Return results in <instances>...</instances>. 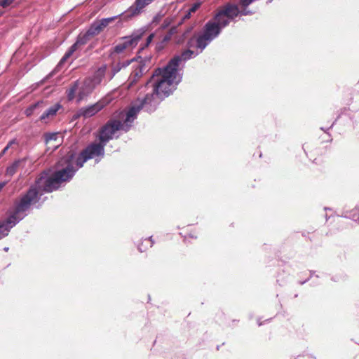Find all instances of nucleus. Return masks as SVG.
Listing matches in <instances>:
<instances>
[{
  "mask_svg": "<svg viewBox=\"0 0 359 359\" xmlns=\"http://www.w3.org/2000/svg\"><path fill=\"white\" fill-rule=\"evenodd\" d=\"M154 0H135L134 4L126 11V17L131 18L140 15L144 9Z\"/></svg>",
  "mask_w": 359,
  "mask_h": 359,
  "instance_id": "nucleus-9",
  "label": "nucleus"
},
{
  "mask_svg": "<svg viewBox=\"0 0 359 359\" xmlns=\"http://www.w3.org/2000/svg\"><path fill=\"white\" fill-rule=\"evenodd\" d=\"M6 184L7 182H3L0 183V191L2 190V189L5 187Z\"/></svg>",
  "mask_w": 359,
  "mask_h": 359,
  "instance_id": "nucleus-25",
  "label": "nucleus"
},
{
  "mask_svg": "<svg viewBox=\"0 0 359 359\" xmlns=\"http://www.w3.org/2000/svg\"><path fill=\"white\" fill-rule=\"evenodd\" d=\"M14 0H0V5L5 8L10 6Z\"/></svg>",
  "mask_w": 359,
  "mask_h": 359,
  "instance_id": "nucleus-19",
  "label": "nucleus"
},
{
  "mask_svg": "<svg viewBox=\"0 0 359 359\" xmlns=\"http://www.w3.org/2000/svg\"><path fill=\"white\" fill-rule=\"evenodd\" d=\"M92 82L87 79L81 82L76 81L66 91L68 100L72 101L76 98L77 102H79L86 99L95 88Z\"/></svg>",
  "mask_w": 359,
  "mask_h": 359,
  "instance_id": "nucleus-7",
  "label": "nucleus"
},
{
  "mask_svg": "<svg viewBox=\"0 0 359 359\" xmlns=\"http://www.w3.org/2000/svg\"><path fill=\"white\" fill-rule=\"evenodd\" d=\"M192 12H190L189 10H188L187 11V13L184 15V19H186V18H189L191 15Z\"/></svg>",
  "mask_w": 359,
  "mask_h": 359,
  "instance_id": "nucleus-23",
  "label": "nucleus"
},
{
  "mask_svg": "<svg viewBox=\"0 0 359 359\" xmlns=\"http://www.w3.org/2000/svg\"><path fill=\"white\" fill-rule=\"evenodd\" d=\"M58 134L57 133H51L46 135V144H50L53 141L57 142L58 138Z\"/></svg>",
  "mask_w": 359,
  "mask_h": 359,
  "instance_id": "nucleus-16",
  "label": "nucleus"
},
{
  "mask_svg": "<svg viewBox=\"0 0 359 359\" xmlns=\"http://www.w3.org/2000/svg\"><path fill=\"white\" fill-rule=\"evenodd\" d=\"M192 12H190L189 10H188L187 11V13L184 15V19H186V18H189L191 15Z\"/></svg>",
  "mask_w": 359,
  "mask_h": 359,
  "instance_id": "nucleus-22",
  "label": "nucleus"
},
{
  "mask_svg": "<svg viewBox=\"0 0 359 359\" xmlns=\"http://www.w3.org/2000/svg\"><path fill=\"white\" fill-rule=\"evenodd\" d=\"M192 12H190L189 10H188L187 11V13L184 15V19H186V18H189L191 15Z\"/></svg>",
  "mask_w": 359,
  "mask_h": 359,
  "instance_id": "nucleus-24",
  "label": "nucleus"
},
{
  "mask_svg": "<svg viewBox=\"0 0 359 359\" xmlns=\"http://www.w3.org/2000/svg\"><path fill=\"white\" fill-rule=\"evenodd\" d=\"M14 144H18V142L16 140L13 139L12 140H11L8 144L6 145V147L1 151V154H0V157L3 156L6 153V151L12 147L13 145Z\"/></svg>",
  "mask_w": 359,
  "mask_h": 359,
  "instance_id": "nucleus-17",
  "label": "nucleus"
},
{
  "mask_svg": "<svg viewBox=\"0 0 359 359\" xmlns=\"http://www.w3.org/2000/svg\"><path fill=\"white\" fill-rule=\"evenodd\" d=\"M201 4L200 3H195L191 6V8H189L190 12L194 13L196 11V10L200 7Z\"/></svg>",
  "mask_w": 359,
  "mask_h": 359,
  "instance_id": "nucleus-20",
  "label": "nucleus"
},
{
  "mask_svg": "<svg viewBox=\"0 0 359 359\" xmlns=\"http://www.w3.org/2000/svg\"><path fill=\"white\" fill-rule=\"evenodd\" d=\"M145 241L148 243L149 247L152 246L153 243H152V241L151 240V238L145 239Z\"/></svg>",
  "mask_w": 359,
  "mask_h": 359,
  "instance_id": "nucleus-26",
  "label": "nucleus"
},
{
  "mask_svg": "<svg viewBox=\"0 0 359 359\" xmlns=\"http://www.w3.org/2000/svg\"><path fill=\"white\" fill-rule=\"evenodd\" d=\"M59 144H60V142H58L57 144L53 145V147H54L55 149L57 148L58 147Z\"/></svg>",
  "mask_w": 359,
  "mask_h": 359,
  "instance_id": "nucleus-27",
  "label": "nucleus"
},
{
  "mask_svg": "<svg viewBox=\"0 0 359 359\" xmlns=\"http://www.w3.org/2000/svg\"><path fill=\"white\" fill-rule=\"evenodd\" d=\"M154 38V34H151L147 39L145 46H148Z\"/></svg>",
  "mask_w": 359,
  "mask_h": 359,
  "instance_id": "nucleus-21",
  "label": "nucleus"
},
{
  "mask_svg": "<svg viewBox=\"0 0 359 359\" xmlns=\"http://www.w3.org/2000/svg\"><path fill=\"white\" fill-rule=\"evenodd\" d=\"M25 159H19L14 161L11 165L7 167L6 170V175L11 177L18 170L20 167L24 166Z\"/></svg>",
  "mask_w": 359,
  "mask_h": 359,
  "instance_id": "nucleus-13",
  "label": "nucleus"
},
{
  "mask_svg": "<svg viewBox=\"0 0 359 359\" xmlns=\"http://www.w3.org/2000/svg\"><path fill=\"white\" fill-rule=\"evenodd\" d=\"M125 50L128 51V49L127 48V46L125 45L123 41L117 44L114 48V51L117 53H123Z\"/></svg>",
  "mask_w": 359,
  "mask_h": 359,
  "instance_id": "nucleus-15",
  "label": "nucleus"
},
{
  "mask_svg": "<svg viewBox=\"0 0 359 359\" xmlns=\"http://www.w3.org/2000/svg\"><path fill=\"white\" fill-rule=\"evenodd\" d=\"M105 144L100 141V143H93L86 147L79 156H76L73 151L68 152L57 163L58 169L53 177H49L48 174L43 172L37 179L36 184L43 191L52 192L58 189L60 184L69 181L74 175L76 171L81 168L83 163L88 159L102 157L104 154Z\"/></svg>",
  "mask_w": 359,
  "mask_h": 359,
  "instance_id": "nucleus-1",
  "label": "nucleus"
},
{
  "mask_svg": "<svg viewBox=\"0 0 359 359\" xmlns=\"http://www.w3.org/2000/svg\"><path fill=\"white\" fill-rule=\"evenodd\" d=\"M107 67L105 65L101 66L94 74L92 77L87 78V79H90L93 83L94 86L96 87L98 86L102 81L105 72H106Z\"/></svg>",
  "mask_w": 359,
  "mask_h": 359,
  "instance_id": "nucleus-12",
  "label": "nucleus"
},
{
  "mask_svg": "<svg viewBox=\"0 0 359 359\" xmlns=\"http://www.w3.org/2000/svg\"><path fill=\"white\" fill-rule=\"evenodd\" d=\"M41 104L40 102H37L32 106H30L28 109H26L25 114L27 116H30L33 113V111L39 105Z\"/></svg>",
  "mask_w": 359,
  "mask_h": 359,
  "instance_id": "nucleus-18",
  "label": "nucleus"
},
{
  "mask_svg": "<svg viewBox=\"0 0 359 359\" xmlns=\"http://www.w3.org/2000/svg\"><path fill=\"white\" fill-rule=\"evenodd\" d=\"M117 16H114L111 18H103L99 21L93 22L88 30L83 35H80L79 36L76 42L73 46H72L70 49L60 60L59 65H61L67 61V60L75 51L77 45L86 43L90 37L99 34L104 28H105L109 23L114 22Z\"/></svg>",
  "mask_w": 359,
  "mask_h": 359,
  "instance_id": "nucleus-6",
  "label": "nucleus"
},
{
  "mask_svg": "<svg viewBox=\"0 0 359 359\" xmlns=\"http://www.w3.org/2000/svg\"><path fill=\"white\" fill-rule=\"evenodd\" d=\"M111 101V97H105L93 105L80 109L79 115L84 118H90L102 110L105 106L109 104Z\"/></svg>",
  "mask_w": 359,
  "mask_h": 359,
  "instance_id": "nucleus-8",
  "label": "nucleus"
},
{
  "mask_svg": "<svg viewBox=\"0 0 359 359\" xmlns=\"http://www.w3.org/2000/svg\"><path fill=\"white\" fill-rule=\"evenodd\" d=\"M42 191L43 189H39L36 183L26 194L15 203L12 215L8 217L6 222H0V239L6 236L10 229L25 217L29 207L38 201V195Z\"/></svg>",
  "mask_w": 359,
  "mask_h": 359,
  "instance_id": "nucleus-4",
  "label": "nucleus"
},
{
  "mask_svg": "<svg viewBox=\"0 0 359 359\" xmlns=\"http://www.w3.org/2000/svg\"><path fill=\"white\" fill-rule=\"evenodd\" d=\"M4 250L7 252V251L8 250V248H7V247H6V248H4Z\"/></svg>",
  "mask_w": 359,
  "mask_h": 359,
  "instance_id": "nucleus-29",
  "label": "nucleus"
},
{
  "mask_svg": "<svg viewBox=\"0 0 359 359\" xmlns=\"http://www.w3.org/2000/svg\"><path fill=\"white\" fill-rule=\"evenodd\" d=\"M139 248V250H140V252H142V251H143V249L142 248V247H141V246H139V248Z\"/></svg>",
  "mask_w": 359,
  "mask_h": 359,
  "instance_id": "nucleus-28",
  "label": "nucleus"
},
{
  "mask_svg": "<svg viewBox=\"0 0 359 359\" xmlns=\"http://www.w3.org/2000/svg\"><path fill=\"white\" fill-rule=\"evenodd\" d=\"M239 13L237 6L229 4L215 15L213 20L208 21L203 31L197 36L190 39L188 42L189 48H196L199 50H187L180 55L175 56L172 60L178 58L175 65V69L180 72V63L192 58L201 53L205 47L220 33L222 28L225 27L229 22Z\"/></svg>",
  "mask_w": 359,
  "mask_h": 359,
  "instance_id": "nucleus-3",
  "label": "nucleus"
},
{
  "mask_svg": "<svg viewBox=\"0 0 359 359\" xmlns=\"http://www.w3.org/2000/svg\"><path fill=\"white\" fill-rule=\"evenodd\" d=\"M178 58L171 60L163 69L155 70L151 79L147 83L146 87L151 88V93H147L142 98H137L132 105L138 112L144 109L147 111H153L160 102L170 95L182 80V75L178 72L175 65Z\"/></svg>",
  "mask_w": 359,
  "mask_h": 359,
  "instance_id": "nucleus-2",
  "label": "nucleus"
},
{
  "mask_svg": "<svg viewBox=\"0 0 359 359\" xmlns=\"http://www.w3.org/2000/svg\"><path fill=\"white\" fill-rule=\"evenodd\" d=\"M138 109L136 110L133 105L127 112L120 111L116 116L117 119L109 121L100 132L99 140L104 144L112 139L118 130L128 131L131 123L136 118Z\"/></svg>",
  "mask_w": 359,
  "mask_h": 359,
  "instance_id": "nucleus-5",
  "label": "nucleus"
},
{
  "mask_svg": "<svg viewBox=\"0 0 359 359\" xmlns=\"http://www.w3.org/2000/svg\"><path fill=\"white\" fill-rule=\"evenodd\" d=\"M60 107L61 106L59 104L51 106L46 111L43 112V114L41 116L40 119L46 122L48 119L55 116Z\"/></svg>",
  "mask_w": 359,
  "mask_h": 359,
  "instance_id": "nucleus-14",
  "label": "nucleus"
},
{
  "mask_svg": "<svg viewBox=\"0 0 359 359\" xmlns=\"http://www.w3.org/2000/svg\"><path fill=\"white\" fill-rule=\"evenodd\" d=\"M143 34L144 32L139 30L136 32H134L131 36H126L123 39V41L127 46L128 51L131 50L134 47H135L137 45Z\"/></svg>",
  "mask_w": 359,
  "mask_h": 359,
  "instance_id": "nucleus-10",
  "label": "nucleus"
},
{
  "mask_svg": "<svg viewBox=\"0 0 359 359\" xmlns=\"http://www.w3.org/2000/svg\"><path fill=\"white\" fill-rule=\"evenodd\" d=\"M147 71V67L145 65L141 62H135L133 65V70L130 76V79L133 82L136 79L141 77Z\"/></svg>",
  "mask_w": 359,
  "mask_h": 359,
  "instance_id": "nucleus-11",
  "label": "nucleus"
}]
</instances>
